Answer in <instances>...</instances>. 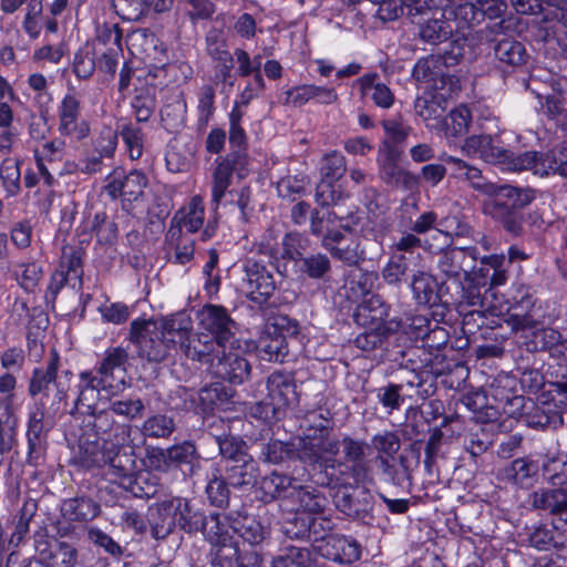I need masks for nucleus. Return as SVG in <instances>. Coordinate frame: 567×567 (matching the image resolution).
<instances>
[{"instance_id":"obj_13","label":"nucleus","mask_w":567,"mask_h":567,"mask_svg":"<svg viewBox=\"0 0 567 567\" xmlns=\"http://www.w3.org/2000/svg\"><path fill=\"white\" fill-rule=\"evenodd\" d=\"M56 131L71 143H81L91 135V123L82 116V102L74 89L69 90L56 106Z\"/></svg>"},{"instance_id":"obj_63","label":"nucleus","mask_w":567,"mask_h":567,"mask_svg":"<svg viewBox=\"0 0 567 567\" xmlns=\"http://www.w3.org/2000/svg\"><path fill=\"white\" fill-rule=\"evenodd\" d=\"M117 133L130 159H140L144 153L145 134L143 130L137 124L128 121L120 126Z\"/></svg>"},{"instance_id":"obj_32","label":"nucleus","mask_w":567,"mask_h":567,"mask_svg":"<svg viewBox=\"0 0 567 567\" xmlns=\"http://www.w3.org/2000/svg\"><path fill=\"white\" fill-rule=\"evenodd\" d=\"M391 305L380 295H371L355 307L353 319L360 327L390 328Z\"/></svg>"},{"instance_id":"obj_59","label":"nucleus","mask_w":567,"mask_h":567,"mask_svg":"<svg viewBox=\"0 0 567 567\" xmlns=\"http://www.w3.org/2000/svg\"><path fill=\"white\" fill-rule=\"evenodd\" d=\"M21 164L22 161L14 157H6L0 163V185L6 199L13 198L21 192Z\"/></svg>"},{"instance_id":"obj_6","label":"nucleus","mask_w":567,"mask_h":567,"mask_svg":"<svg viewBox=\"0 0 567 567\" xmlns=\"http://www.w3.org/2000/svg\"><path fill=\"white\" fill-rule=\"evenodd\" d=\"M61 365V355L56 349L50 351L49 358L44 365L34 367L31 370L27 384V393L32 402L42 401L50 395L53 389V398L51 408L55 410H66L69 406L71 381L74 377L69 369L59 373Z\"/></svg>"},{"instance_id":"obj_1","label":"nucleus","mask_w":567,"mask_h":567,"mask_svg":"<svg viewBox=\"0 0 567 567\" xmlns=\"http://www.w3.org/2000/svg\"><path fill=\"white\" fill-rule=\"evenodd\" d=\"M333 419L327 410L308 412L298 446L292 441L270 439L261 447L260 460L268 464H284L299 460L305 464L326 471L328 485H340L350 478L360 480L365 470L362 463L363 444L348 434L341 440L331 439Z\"/></svg>"},{"instance_id":"obj_5","label":"nucleus","mask_w":567,"mask_h":567,"mask_svg":"<svg viewBox=\"0 0 567 567\" xmlns=\"http://www.w3.org/2000/svg\"><path fill=\"white\" fill-rule=\"evenodd\" d=\"M362 444V463L365 470L363 477L360 480L350 478L344 484L340 485H328L324 483L326 471H321L319 473V480L317 481L321 486H326L329 488H339V491L333 496V503L336 508L342 513L344 516L351 518L352 520H357L363 525L371 526L375 520L374 515V496L367 487L368 484L373 482L372 468L370 465V461L367 458V452L369 450V444L362 440L358 439Z\"/></svg>"},{"instance_id":"obj_36","label":"nucleus","mask_w":567,"mask_h":567,"mask_svg":"<svg viewBox=\"0 0 567 567\" xmlns=\"http://www.w3.org/2000/svg\"><path fill=\"white\" fill-rule=\"evenodd\" d=\"M382 480L401 488L412 485V460L409 454L396 456H378Z\"/></svg>"},{"instance_id":"obj_61","label":"nucleus","mask_w":567,"mask_h":567,"mask_svg":"<svg viewBox=\"0 0 567 567\" xmlns=\"http://www.w3.org/2000/svg\"><path fill=\"white\" fill-rule=\"evenodd\" d=\"M110 411L126 422L143 417L145 405L137 395H113L110 398Z\"/></svg>"},{"instance_id":"obj_34","label":"nucleus","mask_w":567,"mask_h":567,"mask_svg":"<svg viewBox=\"0 0 567 567\" xmlns=\"http://www.w3.org/2000/svg\"><path fill=\"white\" fill-rule=\"evenodd\" d=\"M527 545L539 551H550L564 547L565 537L554 520H539L526 526Z\"/></svg>"},{"instance_id":"obj_35","label":"nucleus","mask_w":567,"mask_h":567,"mask_svg":"<svg viewBox=\"0 0 567 567\" xmlns=\"http://www.w3.org/2000/svg\"><path fill=\"white\" fill-rule=\"evenodd\" d=\"M344 274L343 289L349 300L358 301L370 297L379 282L380 276L375 270H367L359 266H352Z\"/></svg>"},{"instance_id":"obj_43","label":"nucleus","mask_w":567,"mask_h":567,"mask_svg":"<svg viewBox=\"0 0 567 567\" xmlns=\"http://www.w3.org/2000/svg\"><path fill=\"white\" fill-rule=\"evenodd\" d=\"M379 79L380 75L377 72H369L358 78L354 84L361 97L369 96L375 106L388 110L394 104L395 96L392 90Z\"/></svg>"},{"instance_id":"obj_48","label":"nucleus","mask_w":567,"mask_h":567,"mask_svg":"<svg viewBox=\"0 0 567 567\" xmlns=\"http://www.w3.org/2000/svg\"><path fill=\"white\" fill-rule=\"evenodd\" d=\"M235 391L223 382H214L204 386L199 392V406L204 414L225 411L233 403Z\"/></svg>"},{"instance_id":"obj_20","label":"nucleus","mask_w":567,"mask_h":567,"mask_svg":"<svg viewBox=\"0 0 567 567\" xmlns=\"http://www.w3.org/2000/svg\"><path fill=\"white\" fill-rule=\"evenodd\" d=\"M346 171V158L340 152L332 151L322 157L320 163L321 181L316 188V200L320 206L337 204L340 193L333 189V183L339 181Z\"/></svg>"},{"instance_id":"obj_12","label":"nucleus","mask_w":567,"mask_h":567,"mask_svg":"<svg viewBox=\"0 0 567 567\" xmlns=\"http://www.w3.org/2000/svg\"><path fill=\"white\" fill-rule=\"evenodd\" d=\"M205 52L212 62V81L223 87L235 85L234 53L229 50L228 39L220 28H210L205 34Z\"/></svg>"},{"instance_id":"obj_11","label":"nucleus","mask_w":567,"mask_h":567,"mask_svg":"<svg viewBox=\"0 0 567 567\" xmlns=\"http://www.w3.org/2000/svg\"><path fill=\"white\" fill-rule=\"evenodd\" d=\"M299 323L288 316H277L257 341V350L262 360L284 362L289 354L288 338H297Z\"/></svg>"},{"instance_id":"obj_10","label":"nucleus","mask_w":567,"mask_h":567,"mask_svg":"<svg viewBox=\"0 0 567 567\" xmlns=\"http://www.w3.org/2000/svg\"><path fill=\"white\" fill-rule=\"evenodd\" d=\"M199 458L196 444L185 440L167 449L147 447L143 464L158 473L181 471L183 476L193 474Z\"/></svg>"},{"instance_id":"obj_23","label":"nucleus","mask_w":567,"mask_h":567,"mask_svg":"<svg viewBox=\"0 0 567 567\" xmlns=\"http://www.w3.org/2000/svg\"><path fill=\"white\" fill-rule=\"evenodd\" d=\"M226 349H219L207 361V370L214 378L219 379L229 384H243L250 374V364L247 359L239 353L228 352Z\"/></svg>"},{"instance_id":"obj_30","label":"nucleus","mask_w":567,"mask_h":567,"mask_svg":"<svg viewBox=\"0 0 567 567\" xmlns=\"http://www.w3.org/2000/svg\"><path fill=\"white\" fill-rule=\"evenodd\" d=\"M233 518L229 515L220 513H210L206 515V523L200 534L210 544V556L227 547H233L237 543L233 538Z\"/></svg>"},{"instance_id":"obj_24","label":"nucleus","mask_w":567,"mask_h":567,"mask_svg":"<svg viewBox=\"0 0 567 567\" xmlns=\"http://www.w3.org/2000/svg\"><path fill=\"white\" fill-rule=\"evenodd\" d=\"M536 303L537 297L535 287L520 280L513 281L505 293L507 313L512 320L518 324H526L534 321Z\"/></svg>"},{"instance_id":"obj_56","label":"nucleus","mask_w":567,"mask_h":567,"mask_svg":"<svg viewBox=\"0 0 567 567\" xmlns=\"http://www.w3.org/2000/svg\"><path fill=\"white\" fill-rule=\"evenodd\" d=\"M230 487L220 468H214L207 475L205 494L208 503L217 508L226 509L230 501Z\"/></svg>"},{"instance_id":"obj_40","label":"nucleus","mask_w":567,"mask_h":567,"mask_svg":"<svg viewBox=\"0 0 567 567\" xmlns=\"http://www.w3.org/2000/svg\"><path fill=\"white\" fill-rule=\"evenodd\" d=\"M21 310L24 312L30 311V319L27 326L25 342L29 355L41 357L44 352V344L42 339L49 326V317L41 307H33L29 309L27 301H21Z\"/></svg>"},{"instance_id":"obj_39","label":"nucleus","mask_w":567,"mask_h":567,"mask_svg":"<svg viewBox=\"0 0 567 567\" xmlns=\"http://www.w3.org/2000/svg\"><path fill=\"white\" fill-rule=\"evenodd\" d=\"M100 514V503L85 494L66 498L61 505V515L69 523L86 524L95 519Z\"/></svg>"},{"instance_id":"obj_51","label":"nucleus","mask_w":567,"mask_h":567,"mask_svg":"<svg viewBox=\"0 0 567 567\" xmlns=\"http://www.w3.org/2000/svg\"><path fill=\"white\" fill-rule=\"evenodd\" d=\"M127 362L128 352L126 349L120 346L109 347L104 351L103 358L95 363L94 369L112 389L115 373L125 372Z\"/></svg>"},{"instance_id":"obj_8","label":"nucleus","mask_w":567,"mask_h":567,"mask_svg":"<svg viewBox=\"0 0 567 567\" xmlns=\"http://www.w3.org/2000/svg\"><path fill=\"white\" fill-rule=\"evenodd\" d=\"M47 403L35 401L27 405L25 455L21 465L32 468L31 477L39 478L48 457V435L50 426L45 423Z\"/></svg>"},{"instance_id":"obj_2","label":"nucleus","mask_w":567,"mask_h":567,"mask_svg":"<svg viewBox=\"0 0 567 567\" xmlns=\"http://www.w3.org/2000/svg\"><path fill=\"white\" fill-rule=\"evenodd\" d=\"M192 321L182 313L166 317L161 327L152 318H136L130 324V341L141 357L152 362H163L172 350L179 349L186 355Z\"/></svg>"},{"instance_id":"obj_27","label":"nucleus","mask_w":567,"mask_h":567,"mask_svg":"<svg viewBox=\"0 0 567 567\" xmlns=\"http://www.w3.org/2000/svg\"><path fill=\"white\" fill-rule=\"evenodd\" d=\"M204 199L202 196L195 195L174 213L168 227L169 237L178 238L184 229L188 234L198 233L204 226Z\"/></svg>"},{"instance_id":"obj_14","label":"nucleus","mask_w":567,"mask_h":567,"mask_svg":"<svg viewBox=\"0 0 567 567\" xmlns=\"http://www.w3.org/2000/svg\"><path fill=\"white\" fill-rule=\"evenodd\" d=\"M519 172L530 171L538 177L560 176L567 178V143L542 151H525L517 158Z\"/></svg>"},{"instance_id":"obj_19","label":"nucleus","mask_w":567,"mask_h":567,"mask_svg":"<svg viewBox=\"0 0 567 567\" xmlns=\"http://www.w3.org/2000/svg\"><path fill=\"white\" fill-rule=\"evenodd\" d=\"M244 271L249 300L262 308L277 289L274 272L264 262L254 258L246 259Z\"/></svg>"},{"instance_id":"obj_21","label":"nucleus","mask_w":567,"mask_h":567,"mask_svg":"<svg viewBox=\"0 0 567 567\" xmlns=\"http://www.w3.org/2000/svg\"><path fill=\"white\" fill-rule=\"evenodd\" d=\"M525 357L536 358L537 352H548L549 357L558 360H567V338L553 328L534 329L525 334L518 349Z\"/></svg>"},{"instance_id":"obj_7","label":"nucleus","mask_w":567,"mask_h":567,"mask_svg":"<svg viewBox=\"0 0 567 567\" xmlns=\"http://www.w3.org/2000/svg\"><path fill=\"white\" fill-rule=\"evenodd\" d=\"M535 198V190L532 188L502 185L484 210L507 233L518 236L523 231L524 209Z\"/></svg>"},{"instance_id":"obj_55","label":"nucleus","mask_w":567,"mask_h":567,"mask_svg":"<svg viewBox=\"0 0 567 567\" xmlns=\"http://www.w3.org/2000/svg\"><path fill=\"white\" fill-rule=\"evenodd\" d=\"M18 426L19 419L16 414L6 415L4 420L0 417V467L8 457L12 462L13 455L19 454Z\"/></svg>"},{"instance_id":"obj_62","label":"nucleus","mask_w":567,"mask_h":567,"mask_svg":"<svg viewBox=\"0 0 567 567\" xmlns=\"http://www.w3.org/2000/svg\"><path fill=\"white\" fill-rule=\"evenodd\" d=\"M296 267L301 276L312 280L326 279L331 272L330 258L323 252L305 256Z\"/></svg>"},{"instance_id":"obj_46","label":"nucleus","mask_w":567,"mask_h":567,"mask_svg":"<svg viewBox=\"0 0 567 567\" xmlns=\"http://www.w3.org/2000/svg\"><path fill=\"white\" fill-rule=\"evenodd\" d=\"M259 467L251 456L226 463L223 475L233 488H250L257 484Z\"/></svg>"},{"instance_id":"obj_26","label":"nucleus","mask_w":567,"mask_h":567,"mask_svg":"<svg viewBox=\"0 0 567 567\" xmlns=\"http://www.w3.org/2000/svg\"><path fill=\"white\" fill-rule=\"evenodd\" d=\"M464 148L468 153L478 154L481 157L491 158L494 162L503 164L508 171L519 172L518 161L520 153L495 146L491 135L480 134L465 138Z\"/></svg>"},{"instance_id":"obj_18","label":"nucleus","mask_w":567,"mask_h":567,"mask_svg":"<svg viewBox=\"0 0 567 567\" xmlns=\"http://www.w3.org/2000/svg\"><path fill=\"white\" fill-rule=\"evenodd\" d=\"M120 430L122 442L112 454H107V475L113 477L114 483L123 487L140 468L134 447L126 444L130 441L131 426L123 424Z\"/></svg>"},{"instance_id":"obj_25","label":"nucleus","mask_w":567,"mask_h":567,"mask_svg":"<svg viewBox=\"0 0 567 567\" xmlns=\"http://www.w3.org/2000/svg\"><path fill=\"white\" fill-rule=\"evenodd\" d=\"M348 236L334 221L320 241L333 259L347 266H354L363 261L364 256L363 251L359 250V243Z\"/></svg>"},{"instance_id":"obj_50","label":"nucleus","mask_w":567,"mask_h":567,"mask_svg":"<svg viewBox=\"0 0 567 567\" xmlns=\"http://www.w3.org/2000/svg\"><path fill=\"white\" fill-rule=\"evenodd\" d=\"M212 567H262V556L257 550H241L236 544L219 550L210 560Z\"/></svg>"},{"instance_id":"obj_37","label":"nucleus","mask_w":567,"mask_h":567,"mask_svg":"<svg viewBox=\"0 0 567 567\" xmlns=\"http://www.w3.org/2000/svg\"><path fill=\"white\" fill-rule=\"evenodd\" d=\"M233 533L237 534L244 544L257 548L270 538L271 528L258 516L238 514L237 517L233 518Z\"/></svg>"},{"instance_id":"obj_31","label":"nucleus","mask_w":567,"mask_h":567,"mask_svg":"<svg viewBox=\"0 0 567 567\" xmlns=\"http://www.w3.org/2000/svg\"><path fill=\"white\" fill-rule=\"evenodd\" d=\"M543 363L528 354L525 357L523 351L515 357V367L512 371L519 386L525 394H537L546 384V378L542 370Z\"/></svg>"},{"instance_id":"obj_17","label":"nucleus","mask_w":567,"mask_h":567,"mask_svg":"<svg viewBox=\"0 0 567 567\" xmlns=\"http://www.w3.org/2000/svg\"><path fill=\"white\" fill-rule=\"evenodd\" d=\"M315 550L322 558L341 565H350L361 557V545L352 536L321 533Z\"/></svg>"},{"instance_id":"obj_3","label":"nucleus","mask_w":567,"mask_h":567,"mask_svg":"<svg viewBox=\"0 0 567 567\" xmlns=\"http://www.w3.org/2000/svg\"><path fill=\"white\" fill-rule=\"evenodd\" d=\"M197 332H190L186 357L199 363H207L219 349L231 347L236 340L237 323L229 310L215 303H205L197 312Z\"/></svg>"},{"instance_id":"obj_41","label":"nucleus","mask_w":567,"mask_h":567,"mask_svg":"<svg viewBox=\"0 0 567 567\" xmlns=\"http://www.w3.org/2000/svg\"><path fill=\"white\" fill-rule=\"evenodd\" d=\"M494 55L498 62V68L504 72H512L516 68L525 65L529 58L523 42L506 35L497 40L494 47Z\"/></svg>"},{"instance_id":"obj_49","label":"nucleus","mask_w":567,"mask_h":567,"mask_svg":"<svg viewBox=\"0 0 567 567\" xmlns=\"http://www.w3.org/2000/svg\"><path fill=\"white\" fill-rule=\"evenodd\" d=\"M432 320L425 315H405L390 319L392 334L401 333L411 342L422 341L430 331Z\"/></svg>"},{"instance_id":"obj_33","label":"nucleus","mask_w":567,"mask_h":567,"mask_svg":"<svg viewBox=\"0 0 567 567\" xmlns=\"http://www.w3.org/2000/svg\"><path fill=\"white\" fill-rule=\"evenodd\" d=\"M285 95L286 97L282 103L293 107H302L311 101L322 105H330L338 100V93L334 87L316 84L295 85L288 89Z\"/></svg>"},{"instance_id":"obj_58","label":"nucleus","mask_w":567,"mask_h":567,"mask_svg":"<svg viewBox=\"0 0 567 567\" xmlns=\"http://www.w3.org/2000/svg\"><path fill=\"white\" fill-rule=\"evenodd\" d=\"M462 404L480 423H487L496 419L497 410L488 405V399L483 390H472L463 394Z\"/></svg>"},{"instance_id":"obj_15","label":"nucleus","mask_w":567,"mask_h":567,"mask_svg":"<svg viewBox=\"0 0 567 567\" xmlns=\"http://www.w3.org/2000/svg\"><path fill=\"white\" fill-rule=\"evenodd\" d=\"M437 0L423 6L421 0H401L403 7L408 8V14H429V18L420 22V38L426 43L439 44L445 42L453 35V25L447 18L441 17Z\"/></svg>"},{"instance_id":"obj_57","label":"nucleus","mask_w":567,"mask_h":567,"mask_svg":"<svg viewBox=\"0 0 567 567\" xmlns=\"http://www.w3.org/2000/svg\"><path fill=\"white\" fill-rule=\"evenodd\" d=\"M156 89L144 85L135 90L131 100L132 113L137 123H147L156 111Z\"/></svg>"},{"instance_id":"obj_16","label":"nucleus","mask_w":567,"mask_h":567,"mask_svg":"<svg viewBox=\"0 0 567 567\" xmlns=\"http://www.w3.org/2000/svg\"><path fill=\"white\" fill-rule=\"evenodd\" d=\"M403 153L393 150L382 151L378 148L377 165L380 179L391 188L401 189L411 194L420 189V176L400 167L399 163Z\"/></svg>"},{"instance_id":"obj_9","label":"nucleus","mask_w":567,"mask_h":567,"mask_svg":"<svg viewBox=\"0 0 567 567\" xmlns=\"http://www.w3.org/2000/svg\"><path fill=\"white\" fill-rule=\"evenodd\" d=\"M85 251L81 247L64 246L56 267L50 275L44 300L54 305L62 289L68 286L75 292L83 289Z\"/></svg>"},{"instance_id":"obj_52","label":"nucleus","mask_w":567,"mask_h":567,"mask_svg":"<svg viewBox=\"0 0 567 567\" xmlns=\"http://www.w3.org/2000/svg\"><path fill=\"white\" fill-rule=\"evenodd\" d=\"M404 380L399 383L388 381L385 384L373 390L379 404L388 414L400 411L411 394L408 393Z\"/></svg>"},{"instance_id":"obj_60","label":"nucleus","mask_w":567,"mask_h":567,"mask_svg":"<svg viewBox=\"0 0 567 567\" xmlns=\"http://www.w3.org/2000/svg\"><path fill=\"white\" fill-rule=\"evenodd\" d=\"M38 509V504L33 499L25 501L19 511L12 516L11 524L13 530L11 532L9 544L18 547L28 536L30 532V523L34 517Z\"/></svg>"},{"instance_id":"obj_45","label":"nucleus","mask_w":567,"mask_h":567,"mask_svg":"<svg viewBox=\"0 0 567 567\" xmlns=\"http://www.w3.org/2000/svg\"><path fill=\"white\" fill-rule=\"evenodd\" d=\"M293 483V477L272 471L261 477L256 493L262 503L269 504L277 499L288 498L290 488H295Z\"/></svg>"},{"instance_id":"obj_4","label":"nucleus","mask_w":567,"mask_h":567,"mask_svg":"<svg viewBox=\"0 0 567 567\" xmlns=\"http://www.w3.org/2000/svg\"><path fill=\"white\" fill-rule=\"evenodd\" d=\"M147 522L151 535L159 540L165 539L176 527L182 532L196 535L204 528L206 515L182 496H164L148 506Z\"/></svg>"},{"instance_id":"obj_42","label":"nucleus","mask_w":567,"mask_h":567,"mask_svg":"<svg viewBox=\"0 0 567 567\" xmlns=\"http://www.w3.org/2000/svg\"><path fill=\"white\" fill-rule=\"evenodd\" d=\"M439 372L433 371L432 365L424 364L417 370H413L411 379L404 380L405 386L410 388L408 393L409 401L417 404L419 401H426L437 391Z\"/></svg>"},{"instance_id":"obj_53","label":"nucleus","mask_w":567,"mask_h":567,"mask_svg":"<svg viewBox=\"0 0 567 567\" xmlns=\"http://www.w3.org/2000/svg\"><path fill=\"white\" fill-rule=\"evenodd\" d=\"M40 549L50 567H74L78 563V549L66 542L54 539Z\"/></svg>"},{"instance_id":"obj_29","label":"nucleus","mask_w":567,"mask_h":567,"mask_svg":"<svg viewBox=\"0 0 567 567\" xmlns=\"http://www.w3.org/2000/svg\"><path fill=\"white\" fill-rule=\"evenodd\" d=\"M520 415L526 425L535 430H556L564 422L563 412L558 409L555 395H553L551 402L530 401L528 404H524Z\"/></svg>"},{"instance_id":"obj_22","label":"nucleus","mask_w":567,"mask_h":567,"mask_svg":"<svg viewBox=\"0 0 567 567\" xmlns=\"http://www.w3.org/2000/svg\"><path fill=\"white\" fill-rule=\"evenodd\" d=\"M410 287L416 305L427 308L441 307L443 310L449 309L451 305L446 298L449 288L444 281H440L435 276L425 271H417L413 274ZM440 315L444 316V311H441Z\"/></svg>"},{"instance_id":"obj_54","label":"nucleus","mask_w":567,"mask_h":567,"mask_svg":"<svg viewBox=\"0 0 567 567\" xmlns=\"http://www.w3.org/2000/svg\"><path fill=\"white\" fill-rule=\"evenodd\" d=\"M152 472V470L138 471L122 488L135 498H156L157 501L161 498L158 494L163 488Z\"/></svg>"},{"instance_id":"obj_44","label":"nucleus","mask_w":567,"mask_h":567,"mask_svg":"<svg viewBox=\"0 0 567 567\" xmlns=\"http://www.w3.org/2000/svg\"><path fill=\"white\" fill-rule=\"evenodd\" d=\"M267 399L287 411L297 401V385L293 375L286 372H272L267 380Z\"/></svg>"},{"instance_id":"obj_38","label":"nucleus","mask_w":567,"mask_h":567,"mask_svg":"<svg viewBox=\"0 0 567 567\" xmlns=\"http://www.w3.org/2000/svg\"><path fill=\"white\" fill-rule=\"evenodd\" d=\"M539 475V463L530 456L517 457L505 465L501 477L506 483L520 488H530L537 482Z\"/></svg>"},{"instance_id":"obj_28","label":"nucleus","mask_w":567,"mask_h":567,"mask_svg":"<svg viewBox=\"0 0 567 567\" xmlns=\"http://www.w3.org/2000/svg\"><path fill=\"white\" fill-rule=\"evenodd\" d=\"M330 529V520L310 516V513L296 511L284 526L285 535L290 539L317 543L321 533Z\"/></svg>"},{"instance_id":"obj_64","label":"nucleus","mask_w":567,"mask_h":567,"mask_svg":"<svg viewBox=\"0 0 567 567\" xmlns=\"http://www.w3.org/2000/svg\"><path fill=\"white\" fill-rule=\"evenodd\" d=\"M309 245L310 240L306 235L298 231L286 233L281 240L280 257L282 260L295 262L296 266L306 256Z\"/></svg>"},{"instance_id":"obj_47","label":"nucleus","mask_w":567,"mask_h":567,"mask_svg":"<svg viewBox=\"0 0 567 567\" xmlns=\"http://www.w3.org/2000/svg\"><path fill=\"white\" fill-rule=\"evenodd\" d=\"M384 132V138L379 145V150L394 152H404V146L412 133V127L404 121L401 114L381 121Z\"/></svg>"}]
</instances>
